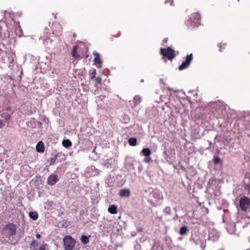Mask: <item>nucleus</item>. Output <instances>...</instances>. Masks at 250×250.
<instances>
[{"label":"nucleus","mask_w":250,"mask_h":250,"mask_svg":"<svg viewBox=\"0 0 250 250\" xmlns=\"http://www.w3.org/2000/svg\"><path fill=\"white\" fill-rule=\"evenodd\" d=\"M93 55L95 56L94 62H95V64L97 65L98 67H101V64L102 62V61L101 59H100V55L97 52H95L93 53Z\"/></svg>","instance_id":"6e6552de"},{"label":"nucleus","mask_w":250,"mask_h":250,"mask_svg":"<svg viewBox=\"0 0 250 250\" xmlns=\"http://www.w3.org/2000/svg\"><path fill=\"white\" fill-rule=\"evenodd\" d=\"M29 216L33 220H36L38 218V214L36 211H31L29 213Z\"/></svg>","instance_id":"6ab92c4d"},{"label":"nucleus","mask_w":250,"mask_h":250,"mask_svg":"<svg viewBox=\"0 0 250 250\" xmlns=\"http://www.w3.org/2000/svg\"><path fill=\"white\" fill-rule=\"evenodd\" d=\"M5 125V123L2 119H0V128H2Z\"/></svg>","instance_id":"f704fd0d"},{"label":"nucleus","mask_w":250,"mask_h":250,"mask_svg":"<svg viewBox=\"0 0 250 250\" xmlns=\"http://www.w3.org/2000/svg\"><path fill=\"white\" fill-rule=\"evenodd\" d=\"M112 164L111 159H106L103 162V165L106 167H108Z\"/></svg>","instance_id":"c85d7f7f"},{"label":"nucleus","mask_w":250,"mask_h":250,"mask_svg":"<svg viewBox=\"0 0 250 250\" xmlns=\"http://www.w3.org/2000/svg\"><path fill=\"white\" fill-rule=\"evenodd\" d=\"M38 124L40 126H41L42 125V124L41 121H38Z\"/></svg>","instance_id":"a18cd8bd"},{"label":"nucleus","mask_w":250,"mask_h":250,"mask_svg":"<svg viewBox=\"0 0 250 250\" xmlns=\"http://www.w3.org/2000/svg\"><path fill=\"white\" fill-rule=\"evenodd\" d=\"M38 245H39L38 241L34 239L31 242V244H30V248L31 250H32L33 249H36V248L38 246Z\"/></svg>","instance_id":"4be33fe9"},{"label":"nucleus","mask_w":250,"mask_h":250,"mask_svg":"<svg viewBox=\"0 0 250 250\" xmlns=\"http://www.w3.org/2000/svg\"><path fill=\"white\" fill-rule=\"evenodd\" d=\"M243 183V187L245 190L248 191V195L250 194V172H247L245 173Z\"/></svg>","instance_id":"39448f33"},{"label":"nucleus","mask_w":250,"mask_h":250,"mask_svg":"<svg viewBox=\"0 0 250 250\" xmlns=\"http://www.w3.org/2000/svg\"><path fill=\"white\" fill-rule=\"evenodd\" d=\"M249 121H250V123H249V124H250V117H249Z\"/></svg>","instance_id":"3c124183"},{"label":"nucleus","mask_w":250,"mask_h":250,"mask_svg":"<svg viewBox=\"0 0 250 250\" xmlns=\"http://www.w3.org/2000/svg\"><path fill=\"white\" fill-rule=\"evenodd\" d=\"M140 82H142V83L144 82V80H143V79L141 80L140 81Z\"/></svg>","instance_id":"8fccbe9b"},{"label":"nucleus","mask_w":250,"mask_h":250,"mask_svg":"<svg viewBox=\"0 0 250 250\" xmlns=\"http://www.w3.org/2000/svg\"><path fill=\"white\" fill-rule=\"evenodd\" d=\"M94 79L97 84H100L102 81L101 77L95 78Z\"/></svg>","instance_id":"2f4dec72"},{"label":"nucleus","mask_w":250,"mask_h":250,"mask_svg":"<svg viewBox=\"0 0 250 250\" xmlns=\"http://www.w3.org/2000/svg\"><path fill=\"white\" fill-rule=\"evenodd\" d=\"M96 69L94 68L91 69L89 70V78L91 80H94L95 78Z\"/></svg>","instance_id":"412c9836"},{"label":"nucleus","mask_w":250,"mask_h":250,"mask_svg":"<svg viewBox=\"0 0 250 250\" xmlns=\"http://www.w3.org/2000/svg\"><path fill=\"white\" fill-rule=\"evenodd\" d=\"M170 2V5H173V0H166L165 2L166 4L168 2Z\"/></svg>","instance_id":"4c0bfd02"},{"label":"nucleus","mask_w":250,"mask_h":250,"mask_svg":"<svg viewBox=\"0 0 250 250\" xmlns=\"http://www.w3.org/2000/svg\"><path fill=\"white\" fill-rule=\"evenodd\" d=\"M163 213L165 215H171L172 214L171 209L170 207H166L163 209Z\"/></svg>","instance_id":"aec40b11"},{"label":"nucleus","mask_w":250,"mask_h":250,"mask_svg":"<svg viewBox=\"0 0 250 250\" xmlns=\"http://www.w3.org/2000/svg\"><path fill=\"white\" fill-rule=\"evenodd\" d=\"M141 153L145 157H148V156H149L150 155V154H151V151L149 148H145L142 149Z\"/></svg>","instance_id":"2eb2a0df"},{"label":"nucleus","mask_w":250,"mask_h":250,"mask_svg":"<svg viewBox=\"0 0 250 250\" xmlns=\"http://www.w3.org/2000/svg\"><path fill=\"white\" fill-rule=\"evenodd\" d=\"M219 47L220 48V50H219L221 51V45L220 44V45H219Z\"/></svg>","instance_id":"09e8293b"},{"label":"nucleus","mask_w":250,"mask_h":250,"mask_svg":"<svg viewBox=\"0 0 250 250\" xmlns=\"http://www.w3.org/2000/svg\"><path fill=\"white\" fill-rule=\"evenodd\" d=\"M165 241L166 243L167 246L169 248L172 249L173 247V245L170 237L169 236H166L165 237Z\"/></svg>","instance_id":"9b49d317"},{"label":"nucleus","mask_w":250,"mask_h":250,"mask_svg":"<svg viewBox=\"0 0 250 250\" xmlns=\"http://www.w3.org/2000/svg\"><path fill=\"white\" fill-rule=\"evenodd\" d=\"M75 243L76 240L71 236L67 235L63 238V245L65 250H72Z\"/></svg>","instance_id":"f257e3e1"},{"label":"nucleus","mask_w":250,"mask_h":250,"mask_svg":"<svg viewBox=\"0 0 250 250\" xmlns=\"http://www.w3.org/2000/svg\"><path fill=\"white\" fill-rule=\"evenodd\" d=\"M137 140L136 138L132 137L128 139V143L131 146H135L137 144Z\"/></svg>","instance_id":"b1692460"},{"label":"nucleus","mask_w":250,"mask_h":250,"mask_svg":"<svg viewBox=\"0 0 250 250\" xmlns=\"http://www.w3.org/2000/svg\"><path fill=\"white\" fill-rule=\"evenodd\" d=\"M220 161H221V160H220V158L219 157H218V156L214 157L213 161L215 164H219L220 163Z\"/></svg>","instance_id":"7c9ffc66"},{"label":"nucleus","mask_w":250,"mask_h":250,"mask_svg":"<svg viewBox=\"0 0 250 250\" xmlns=\"http://www.w3.org/2000/svg\"><path fill=\"white\" fill-rule=\"evenodd\" d=\"M160 53L163 57L167 58L169 60H172L175 57V50L168 47L167 48H161Z\"/></svg>","instance_id":"f03ea898"},{"label":"nucleus","mask_w":250,"mask_h":250,"mask_svg":"<svg viewBox=\"0 0 250 250\" xmlns=\"http://www.w3.org/2000/svg\"><path fill=\"white\" fill-rule=\"evenodd\" d=\"M151 250H163V249L162 247L157 246L156 247H153Z\"/></svg>","instance_id":"c9c22d12"},{"label":"nucleus","mask_w":250,"mask_h":250,"mask_svg":"<svg viewBox=\"0 0 250 250\" xmlns=\"http://www.w3.org/2000/svg\"><path fill=\"white\" fill-rule=\"evenodd\" d=\"M167 38H164V39L163 40V42L164 43H167Z\"/></svg>","instance_id":"79ce46f5"},{"label":"nucleus","mask_w":250,"mask_h":250,"mask_svg":"<svg viewBox=\"0 0 250 250\" xmlns=\"http://www.w3.org/2000/svg\"><path fill=\"white\" fill-rule=\"evenodd\" d=\"M200 247H201V248H202L203 249V250H204L205 249V247H206V244H204L203 242H202L201 244Z\"/></svg>","instance_id":"58836bf2"},{"label":"nucleus","mask_w":250,"mask_h":250,"mask_svg":"<svg viewBox=\"0 0 250 250\" xmlns=\"http://www.w3.org/2000/svg\"><path fill=\"white\" fill-rule=\"evenodd\" d=\"M238 1H239V0H238Z\"/></svg>","instance_id":"864d4df0"},{"label":"nucleus","mask_w":250,"mask_h":250,"mask_svg":"<svg viewBox=\"0 0 250 250\" xmlns=\"http://www.w3.org/2000/svg\"><path fill=\"white\" fill-rule=\"evenodd\" d=\"M135 105H137L141 102V98L138 95L135 96L133 98Z\"/></svg>","instance_id":"a878e982"},{"label":"nucleus","mask_w":250,"mask_h":250,"mask_svg":"<svg viewBox=\"0 0 250 250\" xmlns=\"http://www.w3.org/2000/svg\"><path fill=\"white\" fill-rule=\"evenodd\" d=\"M62 146L65 148H68L72 146L71 142L68 139L63 140L62 142Z\"/></svg>","instance_id":"a211bd4d"},{"label":"nucleus","mask_w":250,"mask_h":250,"mask_svg":"<svg viewBox=\"0 0 250 250\" xmlns=\"http://www.w3.org/2000/svg\"><path fill=\"white\" fill-rule=\"evenodd\" d=\"M76 46H74L72 51V55L73 57H76Z\"/></svg>","instance_id":"473e14b6"},{"label":"nucleus","mask_w":250,"mask_h":250,"mask_svg":"<svg viewBox=\"0 0 250 250\" xmlns=\"http://www.w3.org/2000/svg\"><path fill=\"white\" fill-rule=\"evenodd\" d=\"M192 17L194 19L198 21L201 19L200 15L199 13H194L192 15Z\"/></svg>","instance_id":"c756f323"},{"label":"nucleus","mask_w":250,"mask_h":250,"mask_svg":"<svg viewBox=\"0 0 250 250\" xmlns=\"http://www.w3.org/2000/svg\"><path fill=\"white\" fill-rule=\"evenodd\" d=\"M59 181V178L56 174H51L50 175L47 180V183L49 185H54Z\"/></svg>","instance_id":"0eeeda50"},{"label":"nucleus","mask_w":250,"mask_h":250,"mask_svg":"<svg viewBox=\"0 0 250 250\" xmlns=\"http://www.w3.org/2000/svg\"><path fill=\"white\" fill-rule=\"evenodd\" d=\"M36 150L38 152H43L44 151V146L42 142H39L36 145Z\"/></svg>","instance_id":"f8f14e48"},{"label":"nucleus","mask_w":250,"mask_h":250,"mask_svg":"<svg viewBox=\"0 0 250 250\" xmlns=\"http://www.w3.org/2000/svg\"><path fill=\"white\" fill-rule=\"evenodd\" d=\"M96 148V146H95L94 148L92 151V153H95Z\"/></svg>","instance_id":"c03bdc74"},{"label":"nucleus","mask_w":250,"mask_h":250,"mask_svg":"<svg viewBox=\"0 0 250 250\" xmlns=\"http://www.w3.org/2000/svg\"><path fill=\"white\" fill-rule=\"evenodd\" d=\"M189 231V229L186 226H183L180 228L179 233L181 235H187Z\"/></svg>","instance_id":"ddd939ff"},{"label":"nucleus","mask_w":250,"mask_h":250,"mask_svg":"<svg viewBox=\"0 0 250 250\" xmlns=\"http://www.w3.org/2000/svg\"><path fill=\"white\" fill-rule=\"evenodd\" d=\"M130 118L129 116L126 114H124L121 119L122 122L124 124H127L129 122Z\"/></svg>","instance_id":"393cba45"},{"label":"nucleus","mask_w":250,"mask_h":250,"mask_svg":"<svg viewBox=\"0 0 250 250\" xmlns=\"http://www.w3.org/2000/svg\"><path fill=\"white\" fill-rule=\"evenodd\" d=\"M137 231L138 232H141V231H142L144 230V229H143V228H142L141 227L137 226Z\"/></svg>","instance_id":"e433bc0d"},{"label":"nucleus","mask_w":250,"mask_h":250,"mask_svg":"<svg viewBox=\"0 0 250 250\" xmlns=\"http://www.w3.org/2000/svg\"><path fill=\"white\" fill-rule=\"evenodd\" d=\"M0 116L7 122L10 121L11 120V115L8 113L3 112L1 114Z\"/></svg>","instance_id":"f3484780"},{"label":"nucleus","mask_w":250,"mask_h":250,"mask_svg":"<svg viewBox=\"0 0 250 250\" xmlns=\"http://www.w3.org/2000/svg\"><path fill=\"white\" fill-rule=\"evenodd\" d=\"M130 194V190L128 188L122 189L119 191V195L121 197H128Z\"/></svg>","instance_id":"1a4fd4ad"},{"label":"nucleus","mask_w":250,"mask_h":250,"mask_svg":"<svg viewBox=\"0 0 250 250\" xmlns=\"http://www.w3.org/2000/svg\"><path fill=\"white\" fill-rule=\"evenodd\" d=\"M43 44L45 46H46L47 48H49L51 47V44L53 42L52 40L50 39L49 38L46 39H43Z\"/></svg>","instance_id":"4468645a"},{"label":"nucleus","mask_w":250,"mask_h":250,"mask_svg":"<svg viewBox=\"0 0 250 250\" xmlns=\"http://www.w3.org/2000/svg\"><path fill=\"white\" fill-rule=\"evenodd\" d=\"M223 250V249H220V250Z\"/></svg>","instance_id":"603ef678"},{"label":"nucleus","mask_w":250,"mask_h":250,"mask_svg":"<svg viewBox=\"0 0 250 250\" xmlns=\"http://www.w3.org/2000/svg\"><path fill=\"white\" fill-rule=\"evenodd\" d=\"M6 110H7V111H9L10 110V107L8 106L6 108Z\"/></svg>","instance_id":"49530a36"},{"label":"nucleus","mask_w":250,"mask_h":250,"mask_svg":"<svg viewBox=\"0 0 250 250\" xmlns=\"http://www.w3.org/2000/svg\"><path fill=\"white\" fill-rule=\"evenodd\" d=\"M193 56L192 54L188 55L186 56V60L182 62V64L179 66L178 69L180 70H182L187 68L190 64L191 61L192 60Z\"/></svg>","instance_id":"20e7f679"},{"label":"nucleus","mask_w":250,"mask_h":250,"mask_svg":"<svg viewBox=\"0 0 250 250\" xmlns=\"http://www.w3.org/2000/svg\"><path fill=\"white\" fill-rule=\"evenodd\" d=\"M149 198H154L156 201H158V200H160L161 198V195L159 192L158 191H153L151 192L149 194Z\"/></svg>","instance_id":"9d476101"},{"label":"nucleus","mask_w":250,"mask_h":250,"mask_svg":"<svg viewBox=\"0 0 250 250\" xmlns=\"http://www.w3.org/2000/svg\"><path fill=\"white\" fill-rule=\"evenodd\" d=\"M250 205V200L248 197L244 196L240 198L239 200V207L242 210H247Z\"/></svg>","instance_id":"7ed1b4c3"},{"label":"nucleus","mask_w":250,"mask_h":250,"mask_svg":"<svg viewBox=\"0 0 250 250\" xmlns=\"http://www.w3.org/2000/svg\"><path fill=\"white\" fill-rule=\"evenodd\" d=\"M108 211L111 214H116L117 212V207L115 205H111L108 208Z\"/></svg>","instance_id":"dca6fc26"},{"label":"nucleus","mask_w":250,"mask_h":250,"mask_svg":"<svg viewBox=\"0 0 250 250\" xmlns=\"http://www.w3.org/2000/svg\"><path fill=\"white\" fill-rule=\"evenodd\" d=\"M57 159V155H55L53 157L50 158V159L49 160H47L48 162H50L49 165L52 166V165H54V164L56 162Z\"/></svg>","instance_id":"cd10ccee"},{"label":"nucleus","mask_w":250,"mask_h":250,"mask_svg":"<svg viewBox=\"0 0 250 250\" xmlns=\"http://www.w3.org/2000/svg\"><path fill=\"white\" fill-rule=\"evenodd\" d=\"M208 143H209V146H210L212 145V143L210 141H208Z\"/></svg>","instance_id":"de8ad7c7"},{"label":"nucleus","mask_w":250,"mask_h":250,"mask_svg":"<svg viewBox=\"0 0 250 250\" xmlns=\"http://www.w3.org/2000/svg\"><path fill=\"white\" fill-rule=\"evenodd\" d=\"M26 125L28 127L34 128L36 126V124L34 121V119H32L30 121L26 122Z\"/></svg>","instance_id":"5701e85b"},{"label":"nucleus","mask_w":250,"mask_h":250,"mask_svg":"<svg viewBox=\"0 0 250 250\" xmlns=\"http://www.w3.org/2000/svg\"><path fill=\"white\" fill-rule=\"evenodd\" d=\"M131 235L132 237H134L136 235V232L135 231H132L131 233Z\"/></svg>","instance_id":"ea45409f"},{"label":"nucleus","mask_w":250,"mask_h":250,"mask_svg":"<svg viewBox=\"0 0 250 250\" xmlns=\"http://www.w3.org/2000/svg\"><path fill=\"white\" fill-rule=\"evenodd\" d=\"M182 239H183V237L180 236L178 238V241H181Z\"/></svg>","instance_id":"37998d69"},{"label":"nucleus","mask_w":250,"mask_h":250,"mask_svg":"<svg viewBox=\"0 0 250 250\" xmlns=\"http://www.w3.org/2000/svg\"><path fill=\"white\" fill-rule=\"evenodd\" d=\"M151 160V158L149 156L146 157V158L144 159L143 161L146 163H149Z\"/></svg>","instance_id":"72a5a7b5"},{"label":"nucleus","mask_w":250,"mask_h":250,"mask_svg":"<svg viewBox=\"0 0 250 250\" xmlns=\"http://www.w3.org/2000/svg\"><path fill=\"white\" fill-rule=\"evenodd\" d=\"M81 240L83 244H87L89 242L88 237L85 235L82 236Z\"/></svg>","instance_id":"bb28decb"},{"label":"nucleus","mask_w":250,"mask_h":250,"mask_svg":"<svg viewBox=\"0 0 250 250\" xmlns=\"http://www.w3.org/2000/svg\"><path fill=\"white\" fill-rule=\"evenodd\" d=\"M4 229L8 230V235L9 236H13L15 235L17 231L16 226L13 223H9L8 224L6 225L4 227Z\"/></svg>","instance_id":"423d86ee"},{"label":"nucleus","mask_w":250,"mask_h":250,"mask_svg":"<svg viewBox=\"0 0 250 250\" xmlns=\"http://www.w3.org/2000/svg\"><path fill=\"white\" fill-rule=\"evenodd\" d=\"M36 238H38V239H40V238H41V234H39V233H37V234L36 235Z\"/></svg>","instance_id":"a19ab883"}]
</instances>
